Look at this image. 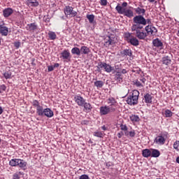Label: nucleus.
<instances>
[{"instance_id": "9b49d317", "label": "nucleus", "mask_w": 179, "mask_h": 179, "mask_svg": "<svg viewBox=\"0 0 179 179\" xmlns=\"http://www.w3.org/2000/svg\"><path fill=\"white\" fill-rule=\"evenodd\" d=\"M107 103L108 104H109L108 106L115 111V110L117 109V101H115V99L110 97L108 99Z\"/></svg>"}, {"instance_id": "cd10ccee", "label": "nucleus", "mask_w": 179, "mask_h": 179, "mask_svg": "<svg viewBox=\"0 0 179 179\" xmlns=\"http://www.w3.org/2000/svg\"><path fill=\"white\" fill-rule=\"evenodd\" d=\"M160 156V151L157 149H151V157H159Z\"/></svg>"}, {"instance_id": "6e6d98bb", "label": "nucleus", "mask_w": 179, "mask_h": 179, "mask_svg": "<svg viewBox=\"0 0 179 179\" xmlns=\"http://www.w3.org/2000/svg\"><path fill=\"white\" fill-rule=\"evenodd\" d=\"M58 66H59V64L58 63H55L53 66L54 68H58Z\"/></svg>"}, {"instance_id": "052dcab7", "label": "nucleus", "mask_w": 179, "mask_h": 179, "mask_svg": "<svg viewBox=\"0 0 179 179\" xmlns=\"http://www.w3.org/2000/svg\"><path fill=\"white\" fill-rule=\"evenodd\" d=\"M3 113V110L2 109V107L0 106V115Z\"/></svg>"}, {"instance_id": "f3484780", "label": "nucleus", "mask_w": 179, "mask_h": 179, "mask_svg": "<svg viewBox=\"0 0 179 179\" xmlns=\"http://www.w3.org/2000/svg\"><path fill=\"white\" fill-rule=\"evenodd\" d=\"M80 52L83 55H88V54L90 52V49L87 46H82L80 49Z\"/></svg>"}, {"instance_id": "09e8293b", "label": "nucleus", "mask_w": 179, "mask_h": 179, "mask_svg": "<svg viewBox=\"0 0 179 179\" xmlns=\"http://www.w3.org/2000/svg\"><path fill=\"white\" fill-rule=\"evenodd\" d=\"M79 179H90L89 176L84 174L80 176Z\"/></svg>"}, {"instance_id": "6e6552de", "label": "nucleus", "mask_w": 179, "mask_h": 179, "mask_svg": "<svg viewBox=\"0 0 179 179\" xmlns=\"http://www.w3.org/2000/svg\"><path fill=\"white\" fill-rule=\"evenodd\" d=\"M64 13L66 16H71L74 17V16H76L78 15V13L75 10H73V8L68 6L64 8Z\"/></svg>"}, {"instance_id": "bf43d9fd", "label": "nucleus", "mask_w": 179, "mask_h": 179, "mask_svg": "<svg viewBox=\"0 0 179 179\" xmlns=\"http://www.w3.org/2000/svg\"><path fill=\"white\" fill-rule=\"evenodd\" d=\"M124 135L126 136H128V135H129V132H128V130L127 131H124Z\"/></svg>"}, {"instance_id": "4d7b16f0", "label": "nucleus", "mask_w": 179, "mask_h": 179, "mask_svg": "<svg viewBox=\"0 0 179 179\" xmlns=\"http://www.w3.org/2000/svg\"><path fill=\"white\" fill-rule=\"evenodd\" d=\"M101 129H103V131H107V127H106L105 125L101 127Z\"/></svg>"}, {"instance_id": "20e7f679", "label": "nucleus", "mask_w": 179, "mask_h": 179, "mask_svg": "<svg viewBox=\"0 0 179 179\" xmlns=\"http://www.w3.org/2000/svg\"><path fill=\"white\" fill-rule=\"evenodd\" d=\"M124 38L126 41L131 44V45H134V47L139 45V41L138 40V38H136V37L132 36V34L129 32L125 33Z\"/></svg>"}, {"instance_id": "c85d7f7f", "label": "nucleus", "mask_w": 179, "mask_h": 179, "mask_svg": "<svg viewBox=\"0 0 179 179\" xmlns=\"http://www.w3.org/2000/svg\"><path fill=\"white\" fill-rule=\"evenodd\" d=\"M36 113L41 117H43V115H44V108H43V106H39L36 108Z\"/></svg>"}, {"instance_id": "39448f33", "label": "nucleus", "mask_w": 179, "mask_h": 179, "mask_svg": "<svg viewBox=\"0 0 179 179\" xmlns=\"http://www.w3.org/2000/svg\"><path fill=\"white\" fill-rule=\"evenodd\" d=\"M167 138H169L167 133L159 134L155 139V143L157 145H164L166 143V141H167Z\"/></svg>"}, {"instance_id": "69168bd1", "label": "nucleus", "mask_w": 179, "mask_h": 179, "mask_svg": "<svg viewBox=\"0 0 179 179\" xmlns=\"http://www.w3.org/2000/svg\"><path fill=\"white\" fill-rule=\"evenodd\" d=\"M149 1V2H154L155 1V0H148Z\"/></svg>"}, {"instance_id": "603ef678", "label": "nucleus", "mask_w": 179, "mask_h": 179, "mask_svg": "<svg viewBox=\"0 0 179 179\" xmlns=\"http://www.w3.org/2000/svg\"><path fill=\"white\" fill-rule=\"evenodd\" d=\"M53 69H54V66H48V72H52Z\"/></svg>"}, {"instance_id": "c756f323", "label": "nucleus", "mask_w": 179, "mask_h": 179, "mask_svg": "<svg viewBox=\"0 0 179 179\" xmlns=\"http://www.w3.org/2000/svg\"><path fill=\"white\" fill-rule=\"evenodd\" d=\"M17 166L20 167V169H26V166H27V162H26L23 159H19Z\"/></svg>"}, {"instance_id": "412c9836", "label": "nucleus", "mask_w": 179, "mask_h": 179, "mask_svg": "<svg viewBox=\"0 0 179 179\" xmlns=\"http://www.w3.org/2000/svg\"><path fill=\"white\" fill-rule=\"evenodd\" d=\"M87 19H88L89 22L90 24H94L96 23V21H94V15L93 14H87L86 15Z\"/></svg>"}, {"instance_id": "774afa93", "label": "nucleus", "mask_w": 179, "mask_h": 179, "mask_svg": "<svg viewBox=\"0 0 179 179\" xmlns=\"http://www.w3.org/2000/svg\"><path fill=\"white\" fill-rule=\"evenodd\" d=\"M0 142H1V138H0Z\"/></svg>"}, {"instance_id": "72a5a7b5", "label": "nucleus", "mask_w": 179, "mask_h": 179, "mask_svg": "<svg viewBox=\"0 0 179 179\" xmlns=\"http://www.w3.org/2000/svg\"><path fill=\"white\" fill-rule=\"evenodd\" d=\"M48 36L50 40H55L57 38V34L54 31H49Z\"/></svg>"}, {"instance_id": "e2e57ef3", "label": "nucleus", "mask_w": 179, "mask_h": 179, "mask_svg": "<svg viewBox=\"0 0 179 179\" xmlns=\"http://www.w3.org/2000/svg\"><path fill=\"white\" fill-rule=\"evenodd\" d=\"M106 68H107V63H105V65H104V67H103L104 71H106Z\"/></svg>"}, {"instance_id": "e433bc0d", "label": "nucleus", "mask_w": 179, "mask_h": 179, "mask_svg": "<svg viewBox=\"0 0 179 179\" xmlns=\"http://www.w3.org/2000/svg\"><path fill=\"white\" fill-rule=\"evenodd\" d=\"M5 79H12V73L10 71H6L3 73Z\"/></svg>"}, {"instance_id": "49530a36", "label": "nucleus", "mask_w": 179, "mask_h": 179, "mask_svg": "<svg viewBox=\"0 0 179 179\" xmlns=\"http://www.w3.org/2000/svg\"><path fill=\"white\" fill-rule=\"evenodd\" d=\"M129 135L131 138H134L135 135H136V134L135 133V130L129 131Z\"/></svg>"}, {"instance_id": "6ab92c4d", "label": "nucleus", "mask_w": 179, "mask_h": 179, "mask_svg": "<svg viewBox=\"0 0 179 179\" xmlns=\"http://www.w3.org/2000/svg\"><path fill=\"white\" fill-rule=\"evenodd\" d=\"M151 155H152L151 150L146 148L142 150L143 157H146V158L150 157Z\"/></svg>"}, {"instance_id": "37998d69", "label": "nucleus", "mask_w": 179, "mask_h": 179, "mask_svg": "<svg viewBox=\"0 0 179 179\" xmlns=\"http://www.w3.org/2000/svg\"><path fill=\"white\" fill-rule=\"evenodd\" d=\"M32 105L34 106V107H36L37 108L40 106V102H38V101L37 100H34L32 101Z\"/></svg>"}, {"instance_id": "9d476101", "label": "nucleus", "mask_w": 179, "mask_h": 179, "mask_svg": "<svg viewBox=\"0 0 179 179\" xmlns=\"http://www.w3.org/2000/svg\"><path fill=\"white\" fill-rule=\"evenodd\" d=\"M74 100L78 106H79L80 107H83V105L85 104V103H86V99H85L80 95L74 96Z\"/></svg>"}, {"instance_id": "dca6fc26", "label": "nucleus", "mask_w": 179, "mask_h": 179, "mask_svg": "<svg viewBox=\"0 0 179 179\" xmlns=\"http://www.w3.org/2000/svg\"><path fill=\"white\" fill-rule=\"evenodd\" d=\"M152 44L154 47H157V48H163V42L160 41L159 38H155L152 41Z\"/></svg>"}, {"instance_id": "7ed1b4c3", "label": "nucleus", "mask_w": 179, "mask_h": 179, "mask_svg": "<svg viewBox=\"0 0 179 179\" xmlns=\"http://www.w3.org/2000/svg\"><path fill=\"white\" fill-rule=\"evenodd\" d=\"M139 99V92L136 90L132 91V94L129 95L127 99V103L129 106H135L138 104V99Z\"/></svg>"}, {"instance_id": "5701e85b", "label": "nucleus", "mask_w": 179, "mask_h": 179, "mask_svg": "<svg viewBox=\"0 0 179 179\" xmlns=\"http://www.w3.org/2000/svg\"><path fill=\"white\" fill-rule=\"evenodd\" d=\"M162 64H164V65H170V64H171V59L170 58V57H164L162 58Z\"/></svg>"}, {"instance_id": "a878e982", "label": "nucleus", "mask_w": 179, "mask_h": 179, "mask_svg": "<svg viewBox=\"0 0 179 179\" xmlns=\"http://www.w3.org/2000/svg\"><path fill=\"white\" fill-rule=\"evenodd\" d=\"M134 10L136 13L138 15V16H142L141 15H143L144 13H146V10H145L144 8H141L139 7L134 8Z\"/></svg>"}, {"instance_id": "423d86ee", "label": "nucleus", "mask_w": 179, "mask_h": 179, "mask_svg": "<svg viewBox=\"0 0 179 179\" xmlns=\"http://www.w3.org/2000/svg\"><path fill=\"white\" fill-rule=\"evenodd\" d=\"M103 42L105 47H110V45H113L115 43V36L114 35L106 36L103 39Z\"/></svg>"}, {"instance_id": "338daca9", "label": "nucleus", "mask_w": 179, "mask_h": 179, "mask_svg": "<svg viewBox=\"0 0 179 179\" xmlns=\"http://www.w3.org/2000/svg\"><path fill=\"white\" fill-rule=\"evenodd\" d=\"M91 1H93V0H90Z\"/></svg>"}, {"instance_id": "0eeeda50", "label": "nucleus", "mask_w": 179, "mask_h": 179, "mask_svg": "<svg viewBox=\"0 0 179 179\" xmlns=\"http://www.w3.org/2000/svg\"><path fill=\"white\" fill-rule=\"evenodd\" d=\"M101 115H107L110 113H114L115 111L114 109H112L109 106H101L99 108Z\"/></svg>"}, {"instance_id": "2f4dec72", "label": "nucleus", "mask_w": 179, "mask_h": 179, "mask_svg": "<svg viewBox=\"0 0 179 179\" xmlns=\"http://www.w3.org/2000/svg\"><path fill=\"white\" fill-rule=\"evenodd\" d=\"M19 163V159H13L9 162V164L12 167H16V166L18 165Z\"/></svg>"}, {"instance_id": "13d9d810", "label": "nucleus", "mask_w": 179, "mask_h": 179, "mask_svg": "<svg viewBox=\"0 0 179 179\" xmlns=\"http://www.w3.org/2000/svg\"><path fill=\"white\" fill-rule=\"evenodd\" d=\"M117 138H122V133H118Z\"/></svg>"}, {"instance_id": "a19ab883", "label": "nucleus", "mask_w": 179, "mask_h": 179, "mask_svg": "<svg viewBox=\"0 0 179 179\" xmlns=\"http://www.w3.org/2000/svg\"><path fill=\"white\" fill-rule=\"evenodd\" d=\"M173 148L177 150L178 152H179V141H176L174 143H173Z\"/></svg>"}, {"instance_id": "f257e3e1", "label": "nucleus", "mask_w": 179, "mask_h": 179, "mask_svg": "<svg viewBox=\"0 0 179 179\" xmlns=\"http://www.w3.org/2000/svg\"><path fill=\"white\" fill-rule=\"evenodd\" d=\"M133 24L131 26V31L139 38V40H145L148 37L146 32H143L142 29L146 24H152V20L145 19L143 15H136L133 18Z\"/></svg>"}, {"instance_id": "1a4fd4ad", "label": "nucleus", "mask_w": 179, "mask_h": 179, "mask_svg": "<svg viewBox=\"0 0 179 179\" xmlns=\"http://www.w3.org/2000/svg\"><path fill=\"white\" fill-rule=\"evenodd\" d=\"M145 29L148 34H151V36H156V34L157 33V29L152 25H148Z\"/></svg>"}, {"instance_id": "a211bd4d", "label": "nucleus", "mask_w": 179, "mask_h": 179, "mask_svg": "<svg viewBox=\"0 0 179 179\" xmlns=\"http://www.w3.org/2000/svg\"><path fill=\"white\" fill-rule=\"evenodd\" d=\"M8 27L3 25H0V33L2 36H8Z\"/></svg>"}, {"instance_id": "8fccbe9b", "label": "nucleus", "mask_w": 179, "mask_h": 179, "mask_svg": "<svg viewBox=\"0 0 179 179\" xmlns=\"http://www.w3.org/2000/svg\"><path fill=\"white\" fill-rule=\"evenodd\" d=\"M20 177H19V174H17V173H14L13 175V179H20Z\"/></svg>"}, {"instance_id": "4be33fe9", "label": "nucleus", "mask_w": 179, "mask_h": 179, "mask_svg": "<svg viewBox=\"0 0 179 179\" xmlns=\"http://www.w3.org/2000/svg\"><path fill=\"white\" fill-rule=\"evenodd\" d=\"M152 99L153 96H152L150 94H146L145 95H144V100L145 103L150 104L152 103Z\"/></svg>"}, {"instance_id": "0e129e2a", "label": "nucleus", "mask_w": 179, "mask_h": 179, "mask_svg": "<svg viewBox=\"0 0 179 179\" xmlns=\"http://www.w3.org/2000/svg\"><path fill=\"white\" fill-rule=\"evenodd\" d=\"M176 163H178V164H179V157H178L176 158Z\"/></svg>"}, {"instance_id": "f704fd0d", "label": "nucleus", "mask_w": 179, "mask_h": 179, "mask_svg": "<svg viewBox=\"0 0 179 179\" xmlns=\"http://www.w3.org/2000/svg\"><path fill=\"white\" fill-rule=\"evenodd\" d=\"M106 64V62H99L98 63V66H96L98 72H101L104 68V65Z\"/></svg>"}, {"instance_id": "c9c22d12", "label": "nucleus", "mask_w": 179, "mask_h": 179, "mask_svg": "<svg viewBox=\"0 0 179 179\" xmlns=\"http://www.w3.org/2000/svg\"><path fill=\"white\" fill-rule=\"evenodd\" d=\"M164 114H165V117L166 118H170V117H173V112H171V110H170L169 109H166L165 110Z\"/></svg>"}, {"instance_id": "b1692460", "label": "nucleus", "mask_w": 179, "mask_h": 179, "mask_svg": "<svg viewBox=\"0 0 179 179\" xmlns=\"http://www.w3.org/2000/svg\"><path fill=\"white\" fill-rule=\"evenodd\" d=\"M115 80H117L119 83H122V75L119 71H117L115 75Z\"/></svg>"}, {"instance_id": "c03bdc74", "label": "nucleus", "mask_w": 179, "mask_h": 179, "mask_svg": "<svg viewBox=\"0 0 179 179\" xmlns=\"http://www.w3.org/2000/svg\"><path fill=\"white\" fill-rule=\"evenodd\" d=\"M120 129H122V131H128V127L125 124H121Z\"/></svg>"}, {"instance_id": "79ce46f5", "label": "nucleus", "mask_w": 179, "mask_h": 179, "mask_svg": "<svg viewBox=\"0 0 179 179\" xmlns=\"http://www.w3.org/2000/svg\"><path fill=\"white\" fill-rule=\"evenodd\" d=\"M134 85L137 87H143V85H142V83H141V82L139 80H138L134 81Z\"/></svg>"}, {"instance_id": "ddd939ff", "label": "nucleus", "mask_w": 179, "mask_h": 179, "mask_svg": "<svg viewBox=\"0 0 179 179\" xmlns=\"http://www.w3.org/2000/svg\"><path fill=\"white\" fill-rule=\"evenodd\" d=\"M13 8H6L3 10V16L4 17H9V16H12L13 15Z\"/></svg>"}, {"instance_id": "a18cd8bd", "label": "nucleus", "mask_w": 179, "mask_h": 179, "mask_svg": "<svg viewBox=\"0 0 179 179\" xmlns=\"http://www.w3.org/2000/svg\"><path fill=\"white\" fill-rule=\"evenodd\" d=\"M6 90V86L5 85H2L0 86V93H2V92H5Z\"/></svg>"}, {"instance_id": "5fc2aeb1", "label": "nucleus", "mask_w": 179, "mask_h": 179, "mask_svg": "<svg viewBox=\"0 0 179 179\" xmlns=\"http://www.w3.org/2000/svg\"><path fill=\"white\" fill-rule=\"evenodd\" d=\"M141 82H142V83H145V82H146V78H142L140 79Z\"/></svg>"}, {"instance_id": "393cba45", "label": "nucleus", "mask_w": 179, "mask_h": 179, "mask_svg": "<svg viewBox=\"0 0 179 179\" xmlns=\"http://www.w3.org/2000/svg\"><path fill=\"white\" fill-rule=\"evenodd\" d=\"M27 2L28 6L36 7L38 6V1L37 0H27Z\"/></svg>"}, {"instance_id": "3c124183", "label": "nucleus", "mask_w": 179, "mask_h": 179, "mask_svg": "<svg viewBox=\"0 0 179 179\" xmlns=\"http://www.w3.org/2000/svg\"><path fill=\"white\" fill-rule=\"evenodd\" d=\"M14 46L15 47V48H19V47H20V42L14 43Z\"/></svg>"}, {"instance_id": "58836bf2", "label": "nucleus", "mask_w": 179, "mask_h": 179, "mask_svg": "<svg viewBox=\"0 0 179 179\" xmlns=\"http://www.w3.org/2000/svg\"><path fill=\"white\" fill-rule=\"evenodd\" d=\"M113 70H114V67L111 66L110 64H106V69L105 70V72L110 73Z\"/></svg>"}, {"instance_id": "de8ad7c7", "label": "nucleus", "mask_w": 179, "mask_h": 179, "mask_svg": "<svg viewBox=\"0 0 179 179\" xmlns=\"http://www.w3.org/2000/svg\"><path fill=\"white\" fill-rule=\"evenodd\" d=\"M100 3L101 6H107V0H101Z\"/></svg>"}, {"instance_id": "bb28decb", "label": "nucleus", "mask_w": 179, "mask_h": 179, "mask_svg": "<svg viewBox=\"0 0 179 179\" xmlns=\"http://www.w3.org/2000/svg\"><path fill=\"white\" fill-rule=\"evenodd\" d=\"M71 54L73 55H77L78 57H80V49L79 48L75 47L71 49Z\"/></svg>"}, {"instance_id": "473e14b6", "label": "nucleus", "mask_w": 179, "mask_h": 179, "mask_svg": "<svg viewBox=\"0 0 179 179\" xmlns=\"http://www.w3.org/2000/svg\"><path fill=\"white\" fill-rule=\"evenodd\" d=\"M130 120L132 121V122H139L141 119L139 118V116L136 115H132L130 116Z\"/></svg>"}, {"instance_id": "f8f14e48", "label": "nucleus", "mask_w": 179, "mask_h": 179, "mask_svg": "<svg viewBox=\"0 0 179 179\" xmlns=\"http://www.w3.org/2000/svg\"><path fill=\"white\" fill-rule=\"evenodd\" d=\"M61 58H62V59H64L65 61H66V62L71 61V52H69V50H64L61 53Z\"/></svg>"}, {"instance_id": "2eb2a0df", "label": "nucleus", "mask_w": 179, "mask_h": 179, "mask_svg": "<svg viewBox=\"0 0 179 179\" xmlns=\"http://www.w3.org/2000/svg\"><path fill=\"white\" fill-rule=\"evenodd\" d=\"M38 29V25L36 22H33L31 24H27V29L29 30V31H36Z\"/></svg>"}, {"instance_id": "680f3d73", "label": "nucleus", "mask_w": 179, "mask_h": 179, "mask_svg": "<svg viewBox=\"0 0 179 179\" xmlns=\"http://www.w3.org/2000/svg\"><path fill=\"white\" fill-rule=\"evenodd\" d=\"M106 166H107V167L111 166V163H110V162H108V163L106 164Z\"/></svg>"}, {"instance_id": "f03ea898", "label": "nucleus", "mask_w": 179, "mask_h": 179, "mask_svg": "<svg viewBox=\"0 0 179 179\" xmlns=\"http://www.w3.org/2000/svg\"><path fill=\"white\" fill-rule=\"evenodd\" d=\"M127 6H128V3L123 2L122 6L118 3L115 7V9L119 15H124V16H127V17H133L134 11H132L131 9H125Z\"/></svg>"}, {"instance_id": "aec40b11", "label": "nucleus", "mask_w": 179, "mask_h": 179, "mask_svg": "<svg viewBox=\"0 0 179 179\" xmlns=\"http://www.w3.org/2000/svg\"><path fill=\"white\" fill-rule=\"evenodd\" d=\"M83 107H84V110H85V111H87V113H90V111H92V108H93L92 104L87 102H85Z\"/></svg>"}, {"instance_id": "4c0bfd02", "label": "nucleus", "mask_w": 179, "mask_h": 179, "mask_svg": "<svg viewBox=\"0 0 179 179\" xmlns=\"http://www.w3.org/2000/svg\"><path fill=\"white\" fill-rule=\"evenodd\" d=\"M123 54H124V55H127L128 57H131L132 56V50H131V49H126L124 50Z\"/></svg>"}, {"instance_id": "4468645a", "label": "nucleus", "mask_w": 179, "mask_h": 179, "mask_svg": "<svg viewBox=\"0 0 179 179\" xmlns=\"http://www.w3.org/2000/svg\"><path fill=\"white\" fill-rule=\"evenodd\" d=\"M43 115L48 118H52V117H54V112L52 110H51V108H46L44 109Z\"/></svg>"}, {"instance_id": "864d4df0", "label": "nucleus", "mask_w": 179, "mask_h": 179, "mask_svg": "<svg viewBox=\"0 0 179 179\" xmlns=\"http://www.w3.org/2000/svg\"><path fill=\"white\" fill-rule=\"evenodd\" d=\"M127 69H122V71H121V73H123V75H124L125 73H127Z\"/></svg>"}, {"instance_id": "ea45409f", "label": "nucleus", "mask_w": 179, "mask_h": 179, "mask_svg": "<svg viewBox=\"0 0 179 179\" xmlns=\"http://www.w3.org/2000/svg\"><path fill=\"white\" fill-rule=\"evenodd\" d=\"M94 136H96V138H103V133L100 131H95L94 133Z\"/></svg>"}, {"instance_id": "7c9ffc66", "label": "nucleus", "mask_w": 179, "mask_h": 179, "mask_svg": "<svg viewBox=\"0 0 179 179\" xmlns=\"http://www.w3.org/2000/svg\"><path fill=\"white\" fill-rule=\"evenodd\" d=\"M94 85L97 89H101L104 86V83L101 80H96L94 83Z\"/></svg>"}]
</instances>
